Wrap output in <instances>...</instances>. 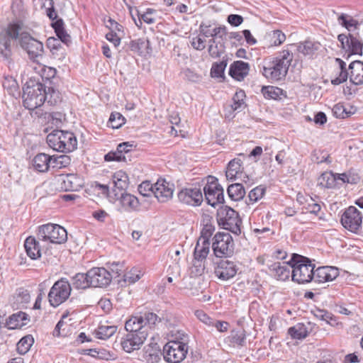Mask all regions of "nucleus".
<instances>
[{
  "label": "nucleus",
  "instance_id": "obj_58",
  "mask_svg": "<svg viewBox=\"0 0 363 363\" xmlns=\"http://www.w3.org/2000/svg\"><path fill=\"white\" fill-rule=\"evenodd\" d=\"M117 153H118L117 150L115 152H110L104 156V160L106 162H111V161L119 162V161H125V155H121L120 154H117Z\"/></svg>",
  "mask_w": 363,
  "mask_h": 363
},
{
  "label": "nucleus",
  "instance_id": "obj_32",
  "mask_svg": "<svg viewBox=\"0 0 363 363\" xmlns=\"http://www.w3.org/2000/svg\"><path fill=\"white\" fill-rule=\"evenodd\" d=\"M337 177L335 174L331 172H325L323 173L318 179V185L323 188H333L335 186Z\"/></svg>",
  "mask_w": 363,
  "mask_h": 363
},
{
  "label": "nucleus",
  "instance_id": "obj_13",
  "mask_svg": "<svg viewBox=\"0 0 363 363\" xmlns=\"http://www.w3.org/2000/svg\"><path fill=\"white\" fill-rule=\"evenodd\" d=\"M126 330L128 333L122 338L121 345L125 352L130 353L140 348L147 339V335L146 332L141 331L140 330H135V331L133 330Z\"/></svg>",
  "mask_w": 363,
  "mask_h": 363
},
{
  "label": "nucleus",
  "instance_id": "obj_20",
  "mask_svg": "<svg viewBox=\"0 0 363 363\" xmlns=\"http://www.w3.org/2000/svg\"><path fill=\"white\" fill-rule=\"evenodd\" d=\"M174 191V184L164 179H160L155 184L154 196L159 202L165 203L172 198Z\"/></svg>",
  "mask_w": 363,
  "mask_h": 363
},
{
  "label": "nucleus",
  "instance_id": "obj_3",
  "mask_svg": "<svg viewBox=\"0 0 363 363\" xmlns=\"http://www.w3.org/2000/svg\"><path fill=\"white\" fill-rule=\"evenodd\" d=\"M294 55L289 50L280 52L276 57L264 66L262 73L264 77L272 81L284 79L293 60Z\"/></svg>",
  "mask_w": 363,
  "mask_h": 363
},
{
  "label": "nucleus",
  "instance_id": "obj_29",
  "mask_svg": "<svg viewBox=\"0 0 363 363\" xmlns=\"http://www.w3.org/2000/svg\"><path fill=\"white\" fill-rule=\"evenodd\" d=\"M52 26L57 36L62 43L68 45L71 42V37L65 30L64 22L62 19H57L53 22Z\"/></svg>",
  "mask_w": 363,
  "mask_h": 363
},
{
  "label": "nucleus",
  "instance_id": "obj_61",
  "mask_svg": "<svg viewBox=\"0 0 363 363\" xmlns=\"http://www.w3.org/2000/svg\"><path fill=\"white\" fill-rule=\"evenodd\" d=\"M228 22L233 26H238L243 22V18L238 14H230L228 16Z\"/></svg>",
  "mask_w": 363,
  "mask_h": 363
},
{
  "label": "nucleus",
  "instance_id": "obj_50",
  "mask_svg": "<svg viewBox=\"0 0 363 363\" xmlns=\"http://www.w3.org/2000/svg\"><path fill=\"white\" fill-rule=\"evenodd\" d=\"M182 74H183L184 78L186 80H188L191 82L197 83L200 82L202 78L201 75H200L199 74L196 73V72L189 68H186L183 69Z\"/></svg>",
  "mask_w": 363,
  "mask_h": 363
},
{
  "label": "nucleus",
  "instance_id": "obj_25",
  "mask_svg": "<svg viewBox=\"0 0 363 363\" xmlns=\"http://www.w3.org/2000/svg\"><path fill=\"white\" fill-rule=\"evenodd\" d=\"M350 80L355 85L363 84V62L359 60H355L349 65Z\"/></svg>",
  "mask_w": 363,
  "mask_h": 363
},
{
  "label": "nucleus",
  "instance_id": "obj_59",
  "mask_svg": "<svg viewBox=\"0 0 363 363\" xmlns=\"http://www.w3.org/2000/svg\"><path fill=\"white\" fill-rule=\"evenodd\" d=\"M211 326L216 328V330L220 333H224L228 330L229 323L226 321L213 319V324Z\"/></svg>",
  "mask_w": 363,
  "mask_h": 363
},
{
  "label": "nucleus",
  "instance_id": "obj_9",
  "mask_svg": "<svg viewBox=\"0 0 363 363\" xmlns=\"http://www.w3.org/2000/svg\"><path fill=\"white\" fill-rule=\"evenodd\" d=\"M72 291L71 284L65 278L57 281L50 290L48 300L50 305L57 307L65 302Z\"/></svg>",
  "mask_w": 363,
  "mask_h": 363
},
{
  "label": "nucleus",
  "instance_id": "obj_39",
  "mask_svg": "<svg viewBox=\"0 0 363 363\" xmlns=\"http://www.w3.org/2000/svg\"><path fill=\"white\" fill-rule=\"evenodd\" d=\"M245 98V91L242 90H240L235 92L233 101V103L230 105V108L233 111H240L245 108V101L244 99Z\"/></svg>",
  "mask_w": 363,
  "mask_h": 363
},
{
  "label": "nucleus",
  "instance_id": "obj_6",
  "mask_svg": "<svg viewBox=\"0 0 363 363\" xmlns=\"http://www.w3.org/2000/svg\"><path fill=\"white\" fill-rule=\"evenodd\" d=\"M38 238L52 243L61 244L67 241V230L57 224L48 223L38 228Z\"/></svg>",
  "mask_w": 363,
  "mask_h": 363
},
{
  "label": "nucleus",
  "instance_id": "obj_38",
  "mask_svg": "<svg viewBox=\"0 0 363 363\" xmlns=\"http://www.w3.org/2000/svg\"><path fill=\"white\" fill-rule=\"evenodd\" d=\"M117 330L115 325H101L96 330V336L99 339L107 340L111 337Z\"/></svg>",
  "mask_w": 363,
  "mask_h": 363
},
{
  "label": "nucleus",
  "instance_id": "obj_28",
  "mask_svg": "<svg viewBox=\"0 0 363 363\" xmlns=\"http://www.w3.org/2000/svg\"><path fill=\"white\" fill-rule=\"evenodd\" d=\"M120 203L126 211H137L140 206L138 198L128 193L121 194Z\"/></svg>",
  "mask_w": 363,
  "mask_h": 363
},
{
  "label": "nucleus",
  "instance_id": "obj_62",
  "mask_svg": "<svg viewBox=\"0 0 363 363\" xmlns=\"http://www.w3.org/2000/svg\"><path fill=\"white\" fill-rule=\"evenodd\" d=\"M191 45L194 48L198 50H202L205 48V40L202 39L200 36L193 38Z\"/></svg>",
  "mask_w": 363,
  "mask_h": 363
},
{
  "label": "nucleus",
  "instance_id": "obj_56",
  "mask_svg": "<svg viewBox=\"0 0 363 363\" xmlns=\"http://www.w3.org/2000/svg\"><path fill=\"white\" fill-rule=\"evenodd\" d=\"M350 77V73L348 71H339L337 76L331 80V82L334 85H339L346 82Z\"/></svg>",
  "mask_w": 363,
  "mask_h": 363
},
{
  "label": "nucleus",
  "instance_id": "obj_10",
  "mask_svg": "<svg viewBox=\"0 0 363 363\" xmlns=\"http://www.w3.org/2000/svg\"><path fill=\"white\" fill-rule=\"evenodd\" d=\"M214 255L218 257L230 256L234 250L232 236L228 233H218L213 237L212 244Z\"/></svg>",
  "mask_w": 363,
  "mask_h": 363
},
{
  "label": "nucleus",
  "instance_id": "obj_48",
  "mask_svg": "<svg viewBox=\"0 0 363 363\" xmlns=\"http://www.w3.org/2000/svg\"><path fill=\"white\" fill-rule=\"evenodd\" d=\"M154 188L155 184H152L149 181H145L138 186V191L144 196H150L152 194H154Z\"/></svg>",
  "mask_w": 363,
  "mask_h": 363
},
{
  "label": "nucleus",
  "instance_id": "obj_4",
  "mask_svg": "<svg viewBox=\"0 0 363 363\" xmlns=\"http://www.w3.org/2000/svg\"><path fill=\"white\" fill-rule=\"evenodd\" d=\"M291 267L292 280L298 284H306L313 280L314 264L301 255L293 254L289 260Z\"/></svg>",
  "mask_w": 363,
  "mask_h": 363
},
{
  "label": "nucleus",
  "instance_id": "obj_53",
  "mask_svg": "<svg viewBox=\"0 0 363 363\" xmlns=\"http://www.w3.org/2000/svg\"><path fill=\"white\" fill-rule=\"evenodd\" d=\"M246 335L245 331H238L232 335V342L239 346H243L245 344Z\"/></svg>",
  "mask_w": 363,
  "mask_h": 363
},
{
  "label": "nucleus",
  "instance_id": "obj_43",
  "mask_svg": "<svg viewBox=\"0 0 363 363\" xmlns=\"http://www.w3.org/2000/svg\"><path fill=\"white\" fill-rule=\"evenodd\" d=\"M78 179L74 174L67 175L63 179L64 188L66 191H76L80 185L77 184Z\"/></svg>",
  "mask_w": 363,
  "mask_h": 363
},
{
  "label": "nucleus",
  "instance_id": "obj_49",
  "mask_svg": "<svg viewBox=\"0 0 363 363\" xmlns=\"http://www.w3.org/2000/svg\"><path fill=\"white\" fill-rule=\"evenodd\" d=\"M171 339L169 341H175L178 342H184L186 345H187L189 337L188 335L182 330L173 329L170 331Z\"/></svg>",
  "mask_w": 363,
  "mask_h": 363
},
{
  "label": "nucleus",
  "instance_id": "obj_37",
  "mask_svg": "<svg viewBox=\"0 0 363 363\" xmlns=\"http://www.w3.org/2000/svg\"><path fill=\"white\" fill-rule=\"evenodd\" d=\"M288 334L293 339L302 340L307 337L308 330L303 323H298L288 330Z\"/></svg>",
  "mask_w": 363,
  "mask_h": 363
},
{
  "label": "nucleus",
  "instance_id": "obj_63",
  "mask_svg": "<svg viewBox=\"0 0 363 363\" xmlns=\"http://www.w3.org/2000/svg\"><path fill=\"white\" fill-rule=\"evenodd\" d=\"M133 147V145L129 144L128 143H123L118 145L117 147V154H120L121 155H124V153H128L130 152Z\"/></svg>",
  "mask_w": 363,
  "mask_h": 363
},
{
  "label": "nucleus",
  "instance_id": "obj_5",
  "mask_svg": "<svg viewBox=\"0 0 363 363\" xmlns=\"http://www.w3.org/2000/svg\"><path fill=\"white\" fill-rule=\"evenodd\" d=\"M48 145L54 150L66 152L77 149V140L73 133L55 130L47 136Z\"/></svg>",
  "mask_w": 363,
  "mask_h": 363
},
{
  "label": "nucleus",
  "instance_id": "obj_21",
  "mask_svg": "<svg viewBox=\"0 0 363 363\" xmlns=\"http://www.w3.org/2000/svg\"><path fill=\"white\" fill-rule=\"evenodd\" d=\"M313 279L316 282H326L334 280L339 274L338 269L333 267H321L313 270Z\"/></svg>",
  "mask_w": 363,
  "mask_h": 363
},
{
  "label": "nucleus",
  "instance_id": "obj_41",
  "mask_svg": "<svg viewBox=\"0 0 363 363\" xmlns=\"http://www.w3.org/2000/svg\"><path fill=\"white\" fill-rule=\"evenodd\" d=\"M262 92L264 97L273 99H281V96L283 94L281 89L273 86H264L262 89Z\"/></svg>",
  "mask_w": 363,
  "mask_h": 363
},
{
  "label": "nucleus",
  "instance_id": "obj_19",
  "mask_svg": "<svg viewBox=\"0 0 363 363\" xmlns=\"http://www.w3.org/2000/svg\"><path fill=\"white\" fill-rule=\"evenodd\" d=\"M337 39L340 43L342 49L347 53L348 56L350 55H362L363 44L357 38L352 35L340 34Z\"/></svg>",
  "mask_w": 363,
  "mask_h": 363
},
{
  "label": "nucleus",
  "instance_id": "obj_2",
  "mask_svg": "<svg viewBox=\"0 0 363 363\" xmlns=\"http://www.w3.org/2000/svg\"><path fill=\"white\" fill-rule=\"evenodd\" d=\"M7 35L11 39H18L21 47L26 51L30 60L40 62L44 53L43 45L39 40L33 38L30 33L23 30L18 24H10L6 30Z\"/></svg>",
  "mask_w": 363,
  "mask_h": 363
},
{
  "label": "nucleus",
  "instance_id": "obj_26",
  "mask_svg": "<svg viewBox=\"0 0 363 363\" xmlns=\"http://www.w3.org/2000/svg\"><path fill=\"white\" fill-rule=\"evenodd\" d=\"M24 247L28 257L32 259H36L41 255L38 242L34 237L29 236L26 238Z\"/></svg>",
  "mask_w": 363,
  "mask_h": 363
},
{
  "label": "nucleus",
  "instance_id": "obj_24",
  "mask_svg": "<svg viewBox=\"0 0 363 363\" xmlns=\"http://www.w3.org/2000/svg\"><path fill=\"white\" fill-rule=\"evenodd\" d=\"M250 66L247 62L235 61L230 66L229 74L235 79L242 81L248 74Z\"/></svg>",
  "mask_w": 363,
  "mask_h": 363
},
{
  "label": "nucleus",
  "instance_id": "obj_46",
  "mask_svg": "<svg viewBox=\"0 0 363 363\" xmlns=\"http://www.w3.org/2000/svg\"><path fill=\"white\" fill-rule=\"evenodd\" d=\"M125 121L122 114L118 112H113L111 114L108 122L113 128H119L125 123Z\"/></svg>",
  "mask_w": 363,
  "mask_h": 363
},
{
  "label": "nucleus",
  "instance_id": "obj_23",
  "mask_svg": "<svg viewBox=\"0 0 363 363\" xmlns=\"http://www.w3.org/2000/svg\"><path fill=\"white\" fill-rule=\"evenodd\" d=\"M286 40L285 34L280 30L269 31L264 36L262 44L264 48H270L281 45Z\"/></svg>",
  "mask_w": 363,
  "mask_h": 363
},
{
  "label": "nucleus",
  "instance_id": "obj_1",
  "mask_svg": "<svg viewBox=\"0 0 363 363\" xmlns=\"http://www.w3.org/2000/svg\"><path fill=\"white\" fill-rule=\"evenodd\" d=\"M48 95L50 96V99L54 97V102H57L58 93L53 88L49 87L47 90L46 86L41 82L30 79L23 87V104L26 108L35 111L34 114L37 117H41L43 112L39 108L44 104Z\"/></svg>",
  "mask_w": 363,
  "mask_h": 363
},
{
  "label": "nucleus",
  "instance_id": "obj_17",
  "mask_svg": "<svg viewBox=\"0 0 363 363\" xmlns=\"http://www.w3.org/2000/svg\"><path fill=\"white\" fill-rule=\"evenodd\" d=\"M89 284L91 287H104L108 286L112 279L110 272L104 267H94L87 272Z\"/></svg>",
  "mask_w": 363,
  "mask_h": 363
},
{
  "label": "nucleus",
  "instance_id": "obj_60",
  "mask_svg": "<svg viewBox=\"0 0 363 363\" xmlns=\"http://www.w3.org/2000/svg\"><path fill=\"white\" fill-rule=\"evenodd\" d=\"M106 38L107 40L112 43L116 48L118 47L121 43V38L118 37L113 30H111L106 33Z\"/></svg>",
  "mask_w": 363,
  "mask_h": 363
},
{
  "label": "nucleus",
  "instance_id": "obj_55",
  "mask_svg": "<svg viewBox=\"0 0 363 363\" xmlns=\"http://www.w3.org/2000/svg\"><path fill=\"white\" fill-rule=\"evenodd\" d=\"M94 191L101 194L104 197H108L109 194V187L108 185L101 184L98 182H95L94 184L92 185Z\"/></svg>",
  "mask_w": 363,
  "mask_h": 363
},
{
  "label": "nucleus",
  "instance_id": "obj_8",
  "mask_svg": "<svg viewBox=\"0 0 363 363\" xmlns=\"http://www.w3.org/2000/svg\"><path fill=\"white\" fill-rule=\"evenodd\" d=\"M218 222L223 228L228 230L235 235H240L241 233V220L238 213L233 208L225 206L218 212Z\"/></svg>",
  "mask_w": 363,
  "mask_h": 363
},
{
  "label": "nucleus",
  "instance_id": "obj_12",
  "mask_svg": "<svg viewBox=\"0 0 363 363\" xmlns=\"http://www.w3.org/2000/svg\"><path fill=\"white\" fill-rule=\"evenodd\" d=\"M187 351L186 342L169 341L163 348L164 358L168 362L179 363L185 358Z\"/></svg>",
  "mask_w": 363,
  "mask_h": 363
},
{
  "label": "nucleus",
  "instance_id": "obj_44",
  "mask_svg": "<svg viewBox=\"0 0 363 363\" xmlns=\"http://www.w3.org/2000/svg\"><path fill=\"white\" fill-rule=\"evenodd\" d=\"M226 66L227 62L225 60L213 63L211 69V77L216 78L223 77Z\"/></svg>",
  "mask_w": 363,
  "mask_h": 363
},
{
  "label": "nucleus",
  "instance_id": "obj_57",
  "mask_svg": "<svg viewBox=\"0 0 363 363\" xmlns=\"http://www.w3.org/2000/svg\"><path fill=\"white\" fill-rule=\"evenodd\" d=\"M195 315L198 318V319L201 320L202 323H203L205 325L211 326L213 324V318L209 317L203 311H196L195 312Z\"/></svg>",
  "mask_w": 363,
  "mask_h": 363
},
{
  "label": "nucleus",
  "instance_id": "obj_45",
  "mask_svg": "<svg viewBox=\"0 0 363 363\" xmlns=\"http://www.w3.org/2000/svg\"><path fill=\"white\" fill-rule=\"evenodd\" d=\"M143 274L140 269L133 268L124 274V281L130 284H134L141 278Z\"/></svg>",
  "mask_w": 363,
  "mask_h": 363
},
{
  "label": "nucleus",
  "instance_id": "obj_15",
  "mask_svg": "<svg viewBox=\"0 0 363 363\" xmlns=\"http://www.w3.org/2000/svg\"><path fill=\"white\" fill-rule=\"evenodd\" d=\"M210 241L204 238H199L194 249V266L196 268V274H201L205 269L204 262L210 251Z\"/></svg>",
  "mask_w": 363,
  "mask_h": 363
},
{
  "label": "nucleus",
  "instance_id": "obj_52",
  "mask_svg": "<svg viewBox=\"0 0 363 363\" xmlns=\"http://www.w3.org/2000/svg\"><path fill=\"white\" fill-rule=\"evenodd\" d=\"M179 259H175L172 264H170L167 269L168 275L174 277L177 279L180 276L181 269L179 264Z\"/></svg>",
  "mask_w": 363,
  "mask_h": 363
},
{
  "label": "nucleus",
  "instance_id": "obj_36",
  "mask_svg": "<svg viewBox=\"0 0 363 363\" xmlns=\"http://www.w3.org/2000/svg\"><path fill=\"white\" fill-rule=\"evenodd\" d=\"M112 180L114 186L119 190H124L128 186V177L127 174L123 171L116 172L113 175Z\"/></svg>",
  "mask_w": 363,
  "mask_h": 363
},
{
  "label": "nucleus",
  "instance_id": "obj_54",
  "mask_svg": "<svg viewBox=\"0 0 363 363\" xmlns=\"http://www.w3.org/2000/svg\"><path fill=\"white\" fill-rule=\"evenodd\" d=\"M332 111L336 118H344L348 116V113L346 111L344 106L341 104H335L333 106Z\"/></svg>",
  "mask_w": 363,
  "mask_h": 363
},
{
  "label": "nucleus",
  "instance_id": "obj_51",
  "mask_svg": "<svg viewBox=\"0 0 363 363\" xmlns=\"http://www.w3.org/2000/svg\"><path fill=\"white\" fill-rule=\"evenodd\" d=\"M156 12L155 10L152 9H147V11L143 13L140 14L138 12V17L139 21L141 23V20H143L144 22H145L147 24H152L155 22V18L152 17V14Z\"/></svg>",
  "mask_w": 363,
  "mask_h": 363
},
{
  "label": "nucleus",
  "instance_id": "obj_16",
  "mask_svg": "<svg viewBox=\"0 0 363 363\" xmlns=\"http://www.w3.org/2000/svg\"><path fill=\"white\" fill-rule=\"evenodd\" d=\"M238 270L239 267L235 262L228 259H220L216 263L214 274L218 279L228 281L233 278Z\"/></svg>",
  "mask_w": 363,
  "mask_h": 363
},
{
  "label": "nucleus",
  "instance_id": "obj_33",
  "mask_svg": "<svg viewBox=\"0 0 363 363\" xmlns=\"http://www.w3.org/2000/svg\"><path fill=\"white\" fill-rule=\"evenodd\" d=\"M227 191L229 197L235 201L242 199L245 195V188L240 183L230 184Z\"/></svg>",
  "mask_w": 363,
  "mask_h": 363
},
{
  "label": "nucleus",
  "instance_id": "obj_42",
  "mask_svg": "<svg viewBox=\"0 0 363 363\" xmlns=\"http://www.w3.org/2000/svg\"><path fill=\"white\" fill-rule=\"evenodd\" d=\"M338 21L340 24L345 27L348 30H352L353 28H357V26L359 25V23L357 20L344 13L341 14L338 17Z\"/></svg>",
  "mask_w": 363,
  "mask_h": 363
},
{
  "label": "nucleus",
  "instance_id": "obj_35",
  "mask_svg": "<svg viewBox=\"0 0 363 363\" xmlns=\"http://www.w3.org/2000/svg\"><path fill=\"white\" fill-rule=\"evenodd\" d=\"M3 87L12 96H19V86L17 81L11 77H6L3 81Z\"/></svg>",
  "mask_w": 363,
  "mask_h": 363
},
{
  "label": "nucleus",
  "instance_id": "obj_7",
  "mask_svg": "<svg viewBox=\"0 0 363 363\" xmlns=\"http://www.w3.org/2000/svg\"><path fill=\"white\" fill-rule=\"evenodd\" d=\"M161 321V318L155 313L148 312L143 315L133 316L125 322V330H140L146 332L148 336L149 330L157 323Z\"/></svg>",
  "mask_w": 363,
  "mask_h": 363
},
{
  "label": "nucleus",
  "instance_id": "obj_18",
  "mask_svg": "<svg viewBox=\"0 0 363 363\" xmlns=\"http://www.w3.org/2000/svg\"><path fill=\"white\" fill-rule=\"evenodd\" d=\"M178 199L185 204L197 206L203 201V194L199 187L185 188L179 192Z\"/></svg>",
  "mask_w": 363,
  "mask_h": 363
},
{
  "label": "nucleus",
  "instance_id": "obj_14",
  "mask_svg": "<svg viewBox=\"0 0 363 363\" xmlns=\"http://www.w3.org/2000/svg\"><path fill=\"white\" fill-rule=\"evenodd\" d=\"M203 191L209 205L215 206L218 203H223V189L215 177H209L208 182L203 188Z\"/></svg>",
  "mask_w": 363,
  "mask_h": 363
},
{
  "label": "nucleus",
  "instance_id": "obj_47",
  "mask_svg": "<svg viewBox=\"0 0 363 363\" xmlns=\"http://www.w3.org/2000/svg\"><path fill=\"white\" fill-rule=\"evenodd\" d=\"M265 194V188L262 186H257L252 189L249 194L248 198L250 201L255 203L261 199Z\"/></svg>",
  "mask_w": 363,
  "mask_h": 363
},
{
  "label": "nucleus",
  "instance_id": "obj_31",
  "mask_svg": "<svg viewBox=\"0 0 363 363\" xmlns=\"http://www.w3.org/2000/svg\"><path fill=\"white\" fill-rule=\"evenodd\" d=\"M242 161L238 158H235L229 162L227 171L226 177L228 179H235L239 174H241Z\"/></svg>",
  "mask_w": 363,
  "mask_h": 363
},
{
  "label": "nucleus",
  "instance_id": "obj_64",
  "mask_svg": "<svg viewBox=\"0 0 363 363\" xmlns=\"http://www.w3.org/2000/svg\"><path fill=\"white\" fill-rule=\"evenodd\" d=\"M208 50L209 55L214 58L220 57L222 53V50L218 48L217 45H209Z\"/></svg>",
  "mask_w": 363,
  "mask_h": 363
},
{
  "label": "nucleus",
  "instance_id": "obj_40",
  "mask_svg": "<svg viewBox=\"0 0 363 363\" xmlns=\"http://www.w3.org/2000/svg\"><path fill=\"white\" fill-rule=\"evenodd\" d=\"M34 342V339L31 335H26L22 337L17 344V350L19 354H24L27 353Z\"/></svg>",
  "mask_w": 363,
  "mask_h": 363
},
{
  "label": "nucleus",
  "instance_id": "obj_34",
  "mask_svg": "<svg viewBox=\"0 0 363 363\" xmlns=\"http://www.w3.org/2000/svg\"><path fill=\"white\" fill-rule=\"evenodd\" d=\"M320 47V44L318 42L306 40L298 45V50L304 55H312Z\"/></svg>",
  "mask_w": 363,
  "mask_h": 363
},
{
  "label": "nucleus",
  "instance_id": "obj_30",
  "mask_svg": "<svg viewBox=\"0 0 363 363\" xmlns=\"http://www.w3.org/2000/svg\"><path fill=\"white\" fill-rule=\"evenodd\" d=\"M87 272L86 274L77 273L72 277L70 284L76 289H85L91 286Z\"/></svg>",
  "mask_w": 363,
  "mask_h": 363
},
{
  "label": "nucleus",
  "instance_id": "obj_22",
  "mask_svg": "<svg viewBox=\"0 0 363 363\" xmlns=\"http://www.w3.org/2000/svg\"><path fill=\"white\" fill-rule=\"evenodd\" d=\"M272 274L278 280L285 281L288 279L291 274V267L289 262H274L269 266Z\"/></svg>",
  "mask_w": 363,
  "mask_h": 363
},
{
  "label": "nucleus",
  "instance_id": "obj_27",
  "mask_svg": "<svg viewBox=\"0 0 363 363\" xmlns=\"http://www.w3.org/2000/svg\"><path fill=\"white\" fill-rule=\"evenodd\" d=\"M50 156L45 153L38 154L33 160V168L39 172H45L50 168Z\"/></svg>",
  "mask_w": 363,
  "mask_h": 363
},
{
  "label": "nucleus",
  "instance_id": "obj_11",
  "mask_svg": "<svg viewBox=\"0 0 363 363\" xmlns=\"http://www.w3.org/2000/svg\"><path fill=\"white\" fill-rule=\"evenodd\" d=\"M363 216L360 211L354 206H350L343 213L341 217L342 226L354 233H359L362 228Z\"/></svg>",
  "mask_w": 363,
  "mask_h": 363
}]
</instances>
